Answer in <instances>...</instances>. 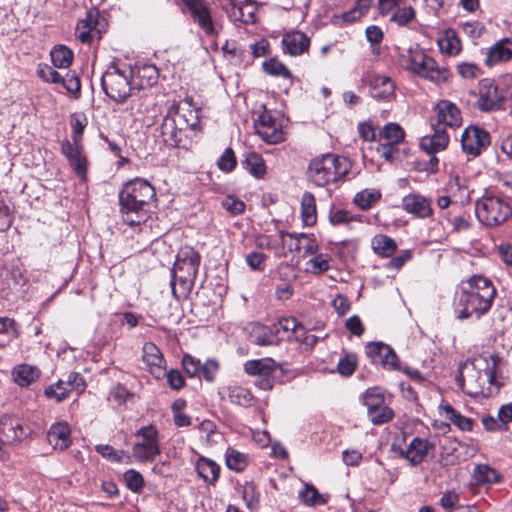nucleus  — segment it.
<instances>
[{"label": "nucleus", "instance_id": "nucleus-46", "mask_svg": "<svg viewBox=\"0 0 512 512\" xmlns=\"http://www.w3.org/2000/svg\"><path fill=\"white\" fill-rule=\"evenodd\" d=\"M226 465L230 470L243 471L247 465L246 457L241 452L229 448L226 452Z\"/></svg>", "mask_w": 512, "mask_h": 512}, {"label": "nucleus", "instance_id": "nucleus-18", "mask_svg": "<svg viewBox=\"0 0 512 512\" xmlns=\"http://www.w3.org/2000/svg\"><path fill=\"white\" fill-rule=\"evenodd\" d=\"M433 447L434 444L429 440L414 437L405 449L399 448L398 451L399 455L409 461L410 464L418 465Z\"/></svg>", "mask_w": 512, "mask_h": 512}, {"label": "nucleus", "instance_id": "nucleus-54", "mask_svg": "<svg viewBox=\"0 0 512 512\" xmlns=\"http://www.w3.org/2000/svg\"><path fill=\"white\" fill-rule=\"evenodd\" d=\"M364 405L367 407L368 416L370 411L377 410L382 404H384L383 396L377 391L376 388L368 389L364 394L363 398Z\"/></svg>", "mask_w": 512, "mask_h": 512}, {"label": "nucleus", "instance_id": "nucleus-2", "mask_svg": "<svg viewBox=\"0 0 512 512\" xmlns=\"http://www.w3.org/2000/svg\"><path fill=\"white\" fill-rule=\"evenodd\" d=\"M154 187L144 179L126 182L119 192L120 211L129 226H139L147 219L148 207L155 200Z\"/></svg>", "mask_w": 512, "mask_h": 512}, {"label": "nucleus", "instance_id": "nucleus-57", "mask_svg": "<svg viewBox=\"0 0 512 512\" xmlns=\"http://www.w3.org/2000/svg\"><path fill=\"white\" fill-rule=\"evenodd\" d=\"M37 75L47 83L59 84L61 80L60 73L47 64H40L38 66Z\"/></svg>", "mask_w": 512, "mask_h": 512}, {"label": "nucleus", "instance_id": "nucleus-17", "mask_svg": "<svg viewBox=\"0 0 512 512\" xmlns=\"http://www.w3.org/2000/svg\"><path fill=\"white\" fill-rule=\"evenodd\" d=\"M186 130L178 125V122L167 112L160 126V135L162 142L171 148L179 147Z\"/></svg>", "mask_w": 512, "mask_h": 512}, {"label": "nucleus", "instance_id": "nucleus-11", "mask_svg": "<svg viewBox=\"0 0 512 512\" xmlns=\"http://www.w3.org/2000/svg\"><path fill=\"white\" fill-rule=\"evenodd\" d=\"M461 145L466 154L479 156L490 145V134L477 126L467 127L462 133Z\"/></svg>", "mask_w": 512, "mask_h": 512}, {"label": "nucleus", "instance_id": "nucleus-62", "mask_svg": "<svg viewBox=\"0 0 512 512\" xmlns=\"http://www.w3.org/2000/svg\"><path fill=\"white\" fill-rule=\"evenodd\" d=\"M236 166V157L231 148H227L218 161V167L225 172L232 171Z\"/></svg>", "mask_w": 512, "mask_h": 512}, {"label": "nucleus", "instance_id": "nucleus-9", "mask_svg": "<svg viewBox=\"0 0 512 512\" xmlns=\"http://www.w3.org/2000/svg\"><path fill=\"white\" fill-rule=\"evenodd\" d=\"M220 8L233 22L251 24L256 21L258 8L253 0H220Z\"/></svg>", "mask_w": 512, "mask_h": 512}, {"label": "nucleus", "instance_id": "nucleus-59", "mask_svg": "<svg viewBox=\"0 0 512 512\" xmlns=\"http://www.w3.org/2000/svg\"><path fill=\"white\" fill-rule=\"evenodd\" d=\"M267 256L259 251H252L246 255V263L251 270L263 271Z\"/></svg>", "mask_w": 512, "mask_h": 512}, {"label": "nucleus", "instance_id": "nucleus-52", "mask_svg": "<svg viewBox=\"0 0 512 512\" xmlns=\"http://www.w3.org/2000/svg\"><path fill=\"white\" fill-rule=\"evenodd\" d=\"M253 342L258 346H269L276 343V335L273 328L259 327L252 336Z\"/></svg>", "mask_w": 512, "mask_h": 512}, {"label": "nucleus", "instance_id": "nucleus-58", "mask_svg": "<svg viewBox=\"0 0 512 512\" xmlns=\"http://www.w3.org/2000/svg\"><path fill=\"white\" fill-rule=\"evenodd\" d=\"M70 94H78L81 90L80 79L75 72H68L61 76L60 83Z\"/></svg>", "mask_w": 512, "mask_h": 512}, {"label": "nucleus", "instance_id": "nucleus-41", "mask_svg": "<svg viewBox=\"0 0 512 512\" xmlns=\"http://www.w3.org/2000/svg\"><path fill=\"white\" fill-rule=\"evenodd\" d=\"M298 321L293 317H287L280 319L276 324L272 326L275 335L278 339H291L292 332L297 327Z\"/></svg>", "mask_w": 512, "mask_h": 512}, {"label": "nucleus", "instance_id": "nucleus-27", "mask_svg": "<svg viewBox=\"0 0 512 512\" xmlns=\"http://www.w3.org/2000/svg\"><path fill=\"white\" fill-rule=\"evenodd\" d=\"M278 368V364L272 358H261L246 361L244 371L248 375L270 376Z\"/></svg>", "mask_w": 512, "mask_h": 512}, {"label": "nucleus", "instance_id": "nucleus-47", "mask_svg": "<svg viewBox=\"0 0 512 512\" xmlns=\"http://www.w3.org/2000/svg\"><path fill=\"white\" fill-rule=\"evenodd\" d=\"M475 478L479 483H497L501 480V475L495 469L487 465H479L475 469Z\"/></svg>", "mask_w": 512, "mask_h": 512}, {"label": "nucleus", "instance_id": "nucleus-63", "mask_svg": "<svg viewBox=\"0 0 512 512\" xmlns=\"http://www.w3.org/2000/svg\"><path fill=\"white\" fill-rule=\"evenodd\" d=\"M218 370L219 365L215 360H207L202 364L200 376L202 375L206 381L212 382L215 379Z\"/></svg>", "mask_w": 512, "mask_h": 512}, {"label": "nucleus", "instance_id": "nucleus-22", "mask_svg": "<svg viewBox=\"0 0 512 512\" xmlns=\"http://www.w3.org/2000/svg\"><path fill=\"white\" fill-rule=\"evenodd\" d=\"M143 361L149 367V370L157 378L164 374L165 359L161 350L152 342H146L143 345Z\"/></svg>", "mask_w": 512, "mask_h": 512}, {"label": "nucleus", "instance_id": "nucleus-33", "mask_svg": "<svg viewBox=\"0 0 512 512\" xmlns=\"http://www.w3.org/2000/svg\"><path fill=\"white\" fill-rule=\"evenodd\" d=\"M244 169L256 178H261L266 173V166L262 156L256 152H249L241 162Z\"/></svg>", "mask_w": 512, "mask_h": 512}, {"label": "nucleus", "instance_id": "nucleus-61", "mask_svg": "<svg viewBox=\"0 0 512 512\" xmlns=\"http://www.w3.org/2000/svg\"><path fill=\"white\" fill-rule=\"evenodd\" d=\"M366 38L372 45L373 53H378V46L383 40V31L376 25H371L366 28Z\"/></svg>", "mask_w": 512, "mask_h": 512}, {"label": "nucleus", "instance_id": "nucleus-5", "mask_svg": "<svg viewBox=\"0 0 512 512\" xmlns=\"http://www.w3.org/2000/svg\"><path fill=\"white\" fill-rule=\"evenodd\" d=\"M199 265L200 256L192 248L182 249L178 253L172 269L171 280L172 292L175 296L177 295L179 286L182 295L191 291L198 273Z\"/></svg>", "mask_w": 512, "mask_h": 512}, {"label": "nucleus", "instance_id": "nucleus-56", "mask_svg": "<svg viewBox=\"0 0 512 512\" xmlns=\"http://www.w3.org/2000/svg\"><path fill=\"white\" fill-rule=\"evenodd\" d=\"M393 416V410L384 403L377 410L370 411L369 418L374 424L379 425L389 422Z\"/></svg>", "mask_w": 512, "mask_h": 512}, {"label": "nucleus", "instance_id": "nucleus-35", "mask_svg": "<svg viewBox=\"0 0 512 512\" xmlns=\"http://www.w3.org/2000/svg\"><path fill=\"white\" fill-rule=\"evenodd\" d=\"M381 196V192L377 189H364L354 196L353 202L357 207L365 211L378 203Z\"/></svg>", "mask_w": 512, "mask_h": 512}, {"label": "nucleus", "instance_id": "nucleus-60", "mask_svg": "<svg viewBox=\"0 0 512 512\" xmlns=\"http://www.w3.org/2000/svg\"><path fill=\"white\" fill-rule=\"evenodd\" d=\"M182 366L190 377L200 376L202 367L200 360L186 354L182 358Z\"/></svg>", "mask_w": 512, "mask_h": 512}, {"label": "nucleus", "instance_id": "nucleus-55", "mask_svg": "<svg viewBox=\"0 0 512 512\" xmlns=\"http://www.w3.org/2000/svg\"><path fill=\"white\" fill-rule=\"evenodd\" d=\"M357 367V358L355 354H346L341 358L337 365L338 372L343 376H350Z\"/></svg>", "mask_w": 512, "mask_h": 512}, {"label": "nucleus", "instance_id": "nucleus-45", "mask_svg": "<svg viewBox=\"0 0 512 512\" xmlns=\"http://www.w3.org/2000/svg\"><path fill=\"white\" fill-rule=\"evenodd\" d=\"M330 257L327 254H317L307 262L306 271L315 275L322 274L330 268Z\"/></svg>", "mask_w": 512, "mask_h": 512}, {"label": "nucleus", "instance_id": "nucleus-24", "mask_svg": "<svg viewBox=\"0 0 512 512\" xmlns=\"http://www.w3.org/2000/svg\"><path fill=\"white\" fill-rule=\"evenodd\" d=\"M434 133L430 136H425L420 141V147L427 154H435L444 150L449 143V135L443 127L433 124Z\"/></svg>", "mask_w": 512, "mask_h": 512}, {"label": "nucleus", "instance_id": "nucleus-29", "mask_svg": "<svg viewBox=\"0 0 512 512\" xmlns=\"http://www.w3.org/2000/svg\"><path fill=\"white\" fill-rule=\"evenodd\" d=\"M438 47L441 53L456 56L461 51V42L456 32L453 29H447L442 36L437 40Z\"/></svg>", "mask_w": 512, "mask_h": 512}, {"label": "nucleus", "instance_id": "nucleus-31", "mask_svg": "<svg viewBox=\"0 0 512 512\" xmlns=\"http://www.w3.org/2000/svg\"><path fill=\"white\" fill-rule=\"evenodd\" d=\"M227 396L231 403L242 406L250 407L254 403V397L250 390L242 386H228Z\"/></svg>", "mask_w": 512, "mask_h": 512}, {"label": "nucleus", "instance_id": "nucleus-50", "mask_svg": "<svg viewBox=\"0 0 512 512\" xmlns=\"http://www.w3.org/2000/svg\"><path fill=\"white\" fill-rule=\"evenodd\" d=\"M2 434L7 443L20 441L24 436V429L20 423H5L2 426Z\"/></svg>", "mask_w": 512, "mask_h": 512}, {"label": "nucleus", "instance_id": "nucleus-7", "mask_svg": "<svg viewBox=\"0 0 512 512\" xmlns=\"http://www.w3.org/2000/svg\"><path fill=\"white\" fill-rule=\"evenodd\" d=\"M403 65L406 69L434 82H441L447 79L448 71L445 68H440L433 58L420 50H410L408 56L403 61Z\"/></svg>", "mask_w": 512, "mask_h": 512}, {"label": "nucleus", "instance_id": "nucleus-20", "mask_svg": "<svg viewBox=\"0 0 512 512\" xmlns=\"http://www.w3.org/2000/svg\"><path fill=\"white\" fill-rule=\"evenodd\" d=\"M62 152L67 157L73 171L82 180L86 179L88 161L82 150L66 141L62 144Z\"/></svg>", "mask_w": 512, "mask_h": 512}, {"label": "nucleus", "instance_id": "nucleus-8", "mask_svg": "<svg viewBox=\"0 0 512 512\" xmlns=\"http://www.w3.org/2000/svg\"><path fill=\"white\" fill-rule=\"evenodd\" d=\"M138 438L132 447L133 457L139 462H152L161 453L159 433L153 425L141 427L135 433Z\"/></svg>", "mask_w": 512, "mask_h": 512}, {"label": "nucleus", "instance_id": "nucleus-4", "mask_svg": "<svg viewBox=\"0 0 512 512\" xmlns=\"http://www.w3.org/2000/svg\"><path fill=\"white\" fill-rule=\"evenodd\" d=\"M475 214L482 225L495 228L504 224L512 216V207L504 197L485 192L475 202Z\"/></svg>", "mask_w": 512, "mask_h": 512}, {"label": "nucleus", "instance_id": "nucleus-42", "mask_svg": "<svg viewBox=\"0 0 512 512\" xmlns=\"http://www.w3.org/2000/svg\"><path fill=\"white\" fill-rule=\"evenodd\" d=\"M415 18V10L410 5H399L398 8L392 13L391 21L399 26H405Z\"/></svg>", "mask_w": 512, "mask_h": 512}, {"label": "nucleus", "instance_id": "nucleus-28", "mask_svg": "<svg viewBox=\"0 0 512 512\" xmlns=\"http://www.w3.org/2000/svg\"><path fill=\"white\" fill-rule=\"evenodd\" d=\"M196 471L206 483L214 485L220 473L219 465L213 460L205 457H200L196 462Z\"/></svg>", "mask_w": 512, "mask_h": 512}, {"label": "nucleus", "instance_id": "nucleus-38", "mask_svg": "<svg viewBox=\"0 0 512 512\" xmlns=\"http://www.w3.org/2000/svg\"><path fill=\"white\" fill-rule=\"evenodd\" d=\"M298 497L307 506L323 505L327 502L324 495L320 494L313 485L307 483L298 492Z\"/></svg>", "mask_w": 512, "mask_h": 512}, {"label": "nucleus", "instance_id": "nucleus-44", "mask_svg": "<svg viewBox=\"0 0 512 512\" xmlns=\"http://www.w3.org/2000/svg\"><path fill=\"white\" fill-rule=\"evenodd\" d=\"M264 71L272 76L291 78V72L287 66L276 58H271L263 62Z\"/></svg>", "mask_w": 512, "mask_h": 512}, {"label": "nucleus", "instance_id": "nucleus-12", "mask_svg": "<svg viewBox=\"0 0 512 512\" xmlns=\"http://www.w3.org/2000/svg\"><path fill=\"white\" fill-rule=\"evenodd\" d=\"M504 96L498 86L491 79H483L480 82L477 107L483 112L498 110L501 108Z\"/></svg>", "mask_w": 512, "mask_h": 512}, {"label": "nucleus", "instance_id": "nucleus-14", "mask_svg": "<svg viewBox=\"0 0 512 512\" xmlns=\"http://www.w3.org/2000/svg\"><path fill=\"white\" fill-rule=\"evenodd\" d=\"M168 112L178 122V125L182 126L185 130L195 129L199 124L198 111L192 107L191 102L188 100L174 103L170 106Z\"/></svg>", "mask_w": 512, "mask_h": 512}, {"label": "nucleus", "instance_id": "nucleus-13", "mask_svg": "<svg viewBox=\"0 0 512 512\" xmlns=\"http://www.w3.org/2000/svg\"><path fill=\"white\" fill-rule=\"evenodd\" d=\"M281 243L289 252L301 253L303 257L314 255L319 250L317 241L304 233H281Z\"/></svg>", "mask_w": 512, "mask_h": 512}, {"label": "nucleus", "instance_id": "nucleus-30", "mask_svg": "<svg viewBox=\"0 0 512 512\" xmlns=\"http://www.w3.org/2000/svg\"><path fill=\"white\" fill-rule=\"evenodd\" d=\"M14 381L20 386H28L36 381L40 376V371L37 367L27 364L18 365L12 372Z\"/></svg>", "mask_w": 512, "mask_h": 512}, {"label": "nucleus", "instance_id": "nucleus-34", "mask_svg": "<svg viewBox=\"0 0 512 512\" xmlns=\"http://www.w3.org/2000/svg\"><path fill=\"white\" fill-rule=\"evenodd\" d=\"M372 248L376 254L382 257H390L395 253L397 245L391 237L378 234L372 239Z\"/></svg>", "mask_w": 512, "mask_h": 512}, {"label": "nucleus", "instance_id": "nucleus-21", "mask_svg": "<svg viewBox=\"0 0 512 512\" xmlns=\"http://www.w3.org/2000/svg\"><path fill=\"white\" fill-rule=\"evenodd\" d=\"M47 440L54 449H68L72 443L69 424L64 421L53 424L48 430Z\"/></svg>", "mask_w": 512, "mask_h": 512}, {"label": "nucleus", "instance_id": "nucleus-16", "mask_svg": "<svg viewBox=\"0 0 512 512\" xmlns=\"http://www.w3.org/2000/svg\"><path fill=\"white\" fill-rule=\"evenodd\" d=\"M281 44L285 54L300 56L308 52L311 40L304 32L293 30L283 35Z\"/></svg>", "mask_w": 512, "mask_h": 512}, {"label": "nucleus", "instance_id": "nucleus-48", "mask_svg": "<svg viewBox=\"0 0 512 512\" xmlns=\"http://www.w3.org/2000/svg\"><path fill=\"white\" fill-rule=\"evenodd\" d=\"M387 353H389V345L382 342H374L366 346V354L373 363L382 364Z\"/></svg>", "mask_w": 512, "mask_h": 512}, {"label": "nucleus", "instance_id": "nucleus-36", "mask_svg": "<svg viewBox=\"0 0 512 512\" xmlns=\"http://www.w3.org/2000/svg\"><path fill=\"white\" fill-rule=\"evenodd\" d=\"M405 136L404 130L397 123H388L379 132L378 140L394 145H398L403 141Z\"/></svg>", "mask_w": 512, "mask_h": 512}, {"label": "nucleus", "instance_id": "nucleus-51", "mask_svg": "<svg viewBox=\"0 0 512 512\" xmlns=\"http://www.w3.org/2000/svg\"><path fill=\"white\" fill-rule=\"evenodd\" d=\"M124 481L128 489L134 493H140L144 486V478L140 472L129 469L123 475Z\"/></svg>", "mask_w": 512, "mask_h": 512}, {"label": "nucleus", "instance_id": "nucleus-43", "mask_svg": "<svg viewBox=\"0 0 512 512\" xmlns=\"http://www.w3.org/2000/svg\"><path fill=\"white\" fill-rule=\"evenodd\" d=\"M259 492L254 483L246 482L242 487V498L246 507L252 511L259 507Z\"/></svg>", "mask_w": 512, "mask_h": 512}, {"label": "nucleus", "instance_id": "nucleus-6", "mask_svg": "<svg viewBox=\"0 0 512 512\" xmlns=\"http://www.w3.org/2000/svg\"><path fill=\"white\" fill-rule=\"evenodd\" d=\"M133 69L130 66L112 64L101 78L105 94L117 103H123L134 88L132 81Z\"/></svg>", "mask_w": 512, "mask_h": 512}, {"label": "nucleus", "instance_id": "nucleus-23", "mask_svg": "<svg viewBox=\"0 0 512 512\" xmlns=\"http://www.w3.org/2000/svg\"><path fill=\"white\" fill-rule=\"evenodd\" d=\"M512 59V38H502L491 46L486 54L485 63L493 66Z\"/></svg>", "mask_w": 512, "mask_h": 512}, {"label": "nucleus", "instance_id": "nucleus-15", "mask_svg": "<svg viewBox=\"0 0 512 512\" xmlns=\"http://www.w3.org/2000/svg\"><path fill=\"white\" fill-rule=\"evenodd\" d=\"M437 123L436 126L459 127L462 124V116L459 108L448 100H441L434 108Z\"/></svg>", "mask_w": 512, "mask_h": 512}, {"label": "nucleus", "instance_id": "nucleus-3", "mask_svg": "<svg viewBox=\"0 0 512 512\" xmlns=\"http://www.w3.org/2000/svg\"><path fill=\"white\" fill-rule=\"evenodd\" d=\"M351 170V162L346 157L327 153L315 157L307 169L308 179L318 187L343 180Z\"/></svg>", "mask_w": 512, "mask_h": 512}, {"label": "nucleus", "instance_id": "nucleus-1", "mask_svg": "<svg viewBox=\"0 0 512 512\" xmlns=\"http://www.w3.org/2000/svg\"><path fill=\"white\" fill-rule=\"evenodd\" d=\"M495 296L496 288L489 279L472 276L462 282L456 302V317L461 320L473 316L479 319L491 309Z\"/></svg>", "mask_w": 512, "mask_h": 512}, {"label": "nucleus", "instance_id": "nucleus-37", "mask_svg": "<svg viewBox=\"0 0 512 512\" xmlns=\"http://www.w3.org/2000/svg\"><path fill=\"white\" fill-rule=\"evenodd\" d=\"M51 61L56 68H68L73 61V52L64 45L54 47L51 52Z\"/></svg>", "mask_w": 512, "mask_h": 512}, {"label": "nucleus", "instance_id": "nucleus-40", "mask_svg": "<svg viewBox=\"0 0 512 512\" xmlns=\"http://www.w3.org/2000/svg\"><path fill=\"white\" fill-rule=\"evenodd\" d=\"M257 134L269 144H277L283 141V131L276 124L271 126H264L263 124H255Z\"/></svg>", "mask_w": 512, "mask_h": 512}, {"label": "nucleus", "instance_id": "nucleus-39", "mask_svg": "<svg viewBox=\"0 0 512 512\" xmlns=\"http://www.w3.org/2000/svg\"><path fill=\"white\" fill-rule=\"evenodd\" d=\"M442 410L445 413V417L450 420L454 425H456L462 431H470L472 430V426L474 421L470 418L462 416L457 410H455L451 405L445 404L442 405Z\"/></svg>", "mask_w": 512, "mask_h": 512}, {"label": "nucleus", "instance_id": "nucleus-19", "mask_svg": "<svg viewBox=\"0 0 512 512\" xmlns=\"http://www.w3.org/2000/svg\"><path fill=\"white\" fill-rule=\"evenodd\" d=\"M402 208L409 214L418 218H427L432 216L433 209L431 202L424 196L411 193L403 197Z\"/></svg>", "mask_w": 512, "mask_h": 512}, {"label": "nucleus", "instance_id": "nucleus-53", "mask_svg": "<svg viewBox=\"0 0 512 512\" xmlns=\"http://www.w3.org/2000/svg\"><path fill=\"white\" fill-rule=\"evenodd\" d=\"M69 392L70 389L66 386V382L59 380L56 384L48 386L44 393L48 398H54L57 402H61L67 398Z\"/></svg>", "mask_w": 512, "mask_h": 512}, {"label": "nucleus", "instance_id": "nucleus-10", "mask_svg": "<svg viewBox=\"0 0 512 512\" xmlns=\"http://www.w3.org/2000/svg\"><path fill=\"white\" fill-rule=\"evenodd\" d=\"M190 12L193 20L208 37L218 35L217 25L211 16L210 8L205 0H179Z\"/></svg>", "mask_w": 512, "mask_h": 512}, {"label": "nucleus", "instance_id": "nucleus-49", "mask_svg": "<svg viewBox=\"0 0 512 512\" xmlns=\"http://www.w3.org/2000/svg\"><path fill=\"white\" fill-rule=\"evenodd\" d=\"M368 0H359V3L357 6L352 8L351 10L342 13L340 16H338L337 20H342L345 23H351L358 19H360L368 10Z\"/></svg>", "mask_w": 512, "mask_h": 512}, {"label": "nucleus", "instance_id": "nucleus-25", "mask_svg": "<svg viewBox=\"0 0 512 512\" xmlns=\"http://www.w3.org/2000/svg\"><path fill=\"white\" fill-rule=\"evenodd\" d=\"M367 83L370 88V95L375 99H389L394 95V82L387 76H369Z\"/></svg>", "mask_w": 512, "mask_h": 512}, {"label": "nucleus", "instance_id": "nucleus-26", "mask_svg": "<svg viewBox=\"0 0 512 512\" xmlns=\"http://www.w3.org/2000/svg\"><path fill=\"white\" fill-rule=\"evenodd\" d=\"M158 70L154 65H142L133 69L134 88L143 89L153 86L158 80Z\"/></svg>", "mask_w": 512, "mask_h": 512}, {"label": "nucleus", "instance_id": "nucleus-64", "mask_svg": "<svg viewBox=\"0 0 512 512\" xmlns=\"http://www.w3.org/2000/svg\"><path fill=\"white\" fill-rule=\"evenodd\" d=\"M65 382L70 391L75 390L78 393H82L86 388V383L79 373H70Z\"/></svg>", "mask_w": 512, "mask_h": 512}, {"label": "nucleus", "instance_id": "nucleus-32", "mask_svg": "<svg viewBox=\"0 0 512 512\" xmlns=\"http://www.w3.org/2000/svg\"><path fill=\"white\" fill-rule=\"evenodd\" d=\"M301 218L307 226L315 224L317 218L315 197L310 192H305L301 199Z\"/></svg>", "mask_w": 512, "mask_h": 512}]
</instances>
